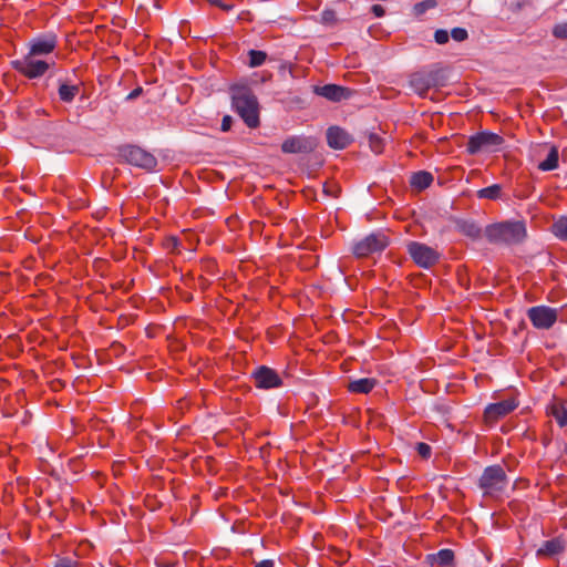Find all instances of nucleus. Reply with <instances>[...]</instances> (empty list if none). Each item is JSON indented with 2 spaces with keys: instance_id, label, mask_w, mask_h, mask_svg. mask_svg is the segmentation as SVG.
<instances>
[{
  "instance_id": "obj_1",
  "label": "nucleus",
  "mask_w": 567,
  "mask_h": 567,
  "mask_svg": "<svg viewBox=\"0 0 567 567\" xmlns=\"http://www.w3.org/2000/svg\"><path fill=\"white\" fill-rule=\"evenodd\" d=\"M527 235L526 226L520 220H504L485 227L484 236L493 245H517Z\"/></svg>"
},
{
  "instance_id": "obj_2",
  "label": "nucleus",
  "mask_w": 567,
  "mask_h": 567,
  "mask_svg": "<svg viewBox=\"0 0 567 567\" xmlns=\"http://www.w3.org/2000/svg\"><path fill=\"white\" fill-rule=\"evenodd\" d=\"M233 106L248 127L259 125L258 101L252 91L246 85L231 87Z\"/></svg>"
},
{
  "instance_id": "obj_3",
  "label": "nucleus",
  "mask_w": 567,
  "mask_h": 567,
  "mask_svg": "<svg viewBox=\"0 0 567 567\" xmlns=\"http://www.w3.org/2000/svg\"><path fill=\"white\" fill-rule=\"evenodd\" d=\"M447 81L443 69L422 70L410 75V87L421 97H425L432 87L444 86Z\"/></svg>"
},
{
  "instance_id": "obj_4",
  "label": "nucleus",
  "mask_w": 567,
  "mask_h": 567,
  "mask_svg": "<svg viewBox=\"0 0 567 567\" xmlns=\"http://www.w3.org/2000/svg\"><path fill=\"white\" fill-rule=\"evenodd\" d=\"M389 244V237L383 231H375L355 241L352 246V252L358 258H364L382 252Z\"/></svg>"
},
{
  "instance_id": "obj_5",
  "label": "nucleus",
  "mask_w": 567,
  "mask_h": 567,
  "mask_svg": "<svg viewBox=\"0 0 567 567\" xmlns=\"http://www.w3.org/2000/svg\"><path fill=\"white\" fill-rule=\"evenodd\" d=\"M504 138L493 132H478L468 138L466 151L471 155L481 152H497L503 145Z\"/></svg>"
},
{
  "instance_id": "obj_6",
  "label": "nucleus",
  "mask_w": 567,
  "mask_h": 567,
  "mask_svg": "<svg viewBox=\"0 0 567 567\" xmlns=\"http://www.w3.org/2000/svg\"><path fill=\"white\" fill-rule=\"evenodd\" d=\"M507 485V476L499 465L488 466L480 477V487L486 495H495L503 492Z\"/></svg>"
},
{
  "instance_id": "obj_7",
  "label": "nucleus",
  "mask_w": 567,
  "mask_h": 567,
  "mask_svg": "<svg viewBox=\"0 0 567 567\" xmlns=\"http://www.w3.org/2000/svg\"><path fill=\"white\" fill-rule=\"evenodd\" d=\"M12 68L28 79H38L44 75L50 64L42 58L34 56L30 53L21 59L11 62Z\"/></svg>"
},
{
  "instance_id": "obj_8",
  "label": "nucleus",
  "mask_w": 567,
  "mask_h": 567,
  "mask_svg": "<svg viewBox=\"0 0 567 567\" xmlns=\"http://www.w3.org/2000/svg\"><path fill=\"white\" fill-rule=\"evenodd\" d=\"M121 156L131 165H134L136 167L146 169V171H153L157 166V159L156 157L146 152L145 150L128 145L124 146L121 150Z\"/></svg>"
},
{
  "instance_id": "obj_9",
  "label": "nucleus",
  "mask_w": 567,
  "mask_h": 567,
  "mask_svg": "<svg viewBox=\"0 0 567 567\" xmlns=\"http://www.w3.org/2000/svg\"><path fill=\"white\" fill-rule=\"evenodd\" d=\"M408 252L412 260L422 268L434 266L440 258V254L434 248L419 241H410Z\"/></svg>"
},
{
  "instance_id": "obj_10",
  "label": "nucleus",
  "mask_w": 567,
  "mask_h": 567,
  "mask_svg": "<svg viewBox=\"0 0 567 567\" xmlns=\"http://www.w3.org/2000/svg\"><path fill=\"white\" fill-rule=\"evenodd\" d=\"M527 317L536 329H550L558 318L557 309L548 306H535L527 310Z\"/></svg>"
},
{
  "instance_id": "obj_11",
  "label": "nucleus",
  "mask_w": 567,
  "mask_h": 567,
  "mask_svg": "<svg viewBox=\"0 0 567 567\" xmlns=\"http://www.w3.org/2000/svg\"><path fill=\"white\" fill-rule=\"evenodd\" d=\"M317 140L309 136H290L281 144V151L286 154H308L316 150Z\"/></svg>"
},
{
  "instance_id": "obj_12",
  "label": "nucleus",
  "mask_w": 567,
  "mask_h": 567,
  "mask_svg": "<svg viewBox=\"0 0 567 567\" xmlns=\"http://www.w3.org/2000/svg\"><path fill=\"white\" fill-rule=\"evenodd\" d=\"M313 92L322 96L331 102H340L342 100H348L353 95V91L351 89L337 85V84H326L322 86H315Z\"/></svg>"
},
{
  "instance_id": "obj_13",
  "label": "nucleus",
  "mask_w": 567,
  "mask_h": 567,
  "mask_svg": "<svg viewBox=\"0 0 567 567\" xmlns=\"http://www.w3.org/2000/svg\"><path fill=\"white\" fill-rule=\"evenodd\" d=\"M517 408L514 399H506L497 403H492L486 406L484 417L487 423L496 422L498 419L507 415Z\"/></svg>"
},
{
  "instance_id": "obj_14",
  "label": "nucleus",
  "mask_w": 567,
  "mask_h": 567,
  "mask_svg": "<svg viewBox=\"0 0 567 567\" xmlns=\"http://www.w3.org/2000/svg\"><path fill=\"white\" fill-rule=\"evenodd\" d=\"M255 383L260 389L277 388L281 384V379L277 372L268 367H260L254 373Z\"/></svg>"
},
{
  "instance_id": "obj_15",
  "label": "nucleus",
  "mask_w": 567,
  "mask_h": 567,
  "mask_svg": "<svg viewBox=\"0 0 567 567\" xmlns=\"http://www.w3.org/2000/svg\"><path fill=\"white\" fill-rule=\"evenodd\" d=\"M327 142L331 148L343 150L352 142V137L346 130L331 126L327 130Z\"/></svg>"
},
{
  "instance_id": "obj_16",
  "label": "nucleus",
  "mask_w": 567,
  "mask_h": 567,
  "mask_svg": "<svg viewBox=\"0 0 567 567\" xmlns=\"http://www.w3.org/2000/svg\"><path fill=\"white\" fill-rule=\"evenodd\" d=\"M455 229L473 240H478L484 235L482 227L472 219H457L455 221Z\"/></svg>"
},
{
  "instance_id": "obj_17",
  "label": "nucleus",
  "mask_w": 567,
  "mask_h": 567,
  "mask_svg": "<svg viewBox=\"0 0 567 567\" xmlns=\"http://www.w3.org/2000/svg\"><path fill=\"white\" fill-rule=\"evenodd\" d=\"M55 48L54 38H38L31 41L30 50L28 53L41 58L51 53Z\"/></svg>"
},
{
  "instance_id": "obj_18",
  "label": "nucleus",
  "mask_w": 567,
  "mask_h": 567,
  "mask_svg": "<svg viewBox=\"0 0 567 567\" xmlns=\"http://www.w3.org/2000/svg\"><path fill=\"white\" fill-rule=\"evenodd\" d=\"M564 550V542L560 538L546 540L537 550V556L553 557Z\"/></svg>"
},
{
  "instance_id": "obj_19",
  "label": "nucleus",
  "mask_w": 567,
  "mask_h": 567,
  "mask_svg": "<svg viewBox=\"0 0 567 567\" xmlns=\"http://www.w3.org/2000/svg\"><path fill=\"white\" fill-rule=\"evenodd\" d=\"M377 384L375 379L363 378L348 383V390L352 393H369Z\"/></svg>"
},
{
  "instance_id": "obj_20",
  "label": "nucleus",
  "mask_w": 567,
  "mask_h": 567,
  "mask_svg": "<svg viewBox=\"0 0 567 567\" xmlns=\"http://www.w3.org/2000/svg\"><path fill=\"white\" fill-rule=\"evenodd\" d=\"M549 413L557 421L559 426H567V402L566 401H556L549 408Z\"/></svg>"
},
{
  "instance_id": "obj_21",
  "label": "nucleus",
  "mask_w": 567,
  "mask_h": 567,
  "mask_svg": "<svg viewBox=\"0 0 567 567\" xmlns=\"http://www.w3.org/2000/svg\"><path fill=\"white\" fill-rule=\"evenodd\" d=\"M427 559L432 565L451 566L454 560V553L452 549L444 548L436 554L429 555Z\"/></svg>"
},
{
  "instance_id": "obj_22",
  "label": "nucleus",
  "mask_w": 567,
  "mask_h": 567,
  "mask_svg": "<svg viewBox=\"0 0 567 567\" xmlns=\"http://www.w3.org/2000/svg\"><path fill=\"white\" fill-rule=\"evenodd\" d=\"M432 174L425 171L416 172L411 176V185L417 190H423L427 188L432 184Z\"/></svg>"
},
{
  "instance_id": "obj_23",
  "label": "nucleus",
  "mask_w": 567,
  "mask_h": 567,
  "mask_svg": "<svg viewBox=\"0 0 567 567\" xmlns=\"http://www.w3.org/2000/svg\"><path fill=\"white\" fill-rule=\"evenodd\" d=\"M558 150L557 147L553 146L550 147L546 159L539 163L538 168L544 172L553 171L558 167Z\"/></svg>"
},
{
  "instance_id": "obj_24",
  "label": "nucleus",
  "mask_w": 567,
  "mask_h": 567,
  "mask_svg": "<svg viewBox=\"0 0 567 567\" xmlns=\"http://www.w3.org/2000/svg\"><path fill=\"white\" fill-rule=\"evenodd\" d=\"M503 188L499 184H494L488 187L482 188L477 190L476 195L478 198L486 199H498L502 197Z\"/></svg>"
},
{
  "instance_id": "obj_25",
  "label": "nucleus",
  "mask_w": 567,
  "mask_h": 567,
  "mask_svg": "<svg viewBox=\"0 0 567 567\" xmlns=\"http://www.w3.org/2000/svg\"><path fill=\"white\" fill-rule=\"evenodd\" d=\"M553 233L559 239L567 241V217H561L553 224Z\"/></svg>"
},
{
  "instance_id": "obj_26",
  "label": "nucleus",
  "mask_w": 567,
  "mask_h": 567,
  "mask_svg": "<svg viewBox=\"0 0 567 567\" xmlns=\"http://www.w3.org/2000/svg\"><path fill=\"white\" fill-rule=\"evenodd\" d=\"M249 66H260L267 59V54L264 51L250 50L249 53Z\"/></svg>"
},
{
  "instance_id": "obj_27",
  "label": "nucleus",
  "mask_w": 567,
  "mask_h": 567,
  "mask_svg": "<svg viewBox=\"0 0 567 567\" xmlns=\"http://www.w3.org/2000/svg\"><path fill=\"white\" fill-rule=\"evenodd\" d=\"M436 1L435 0H424L422 2H419L414 6L413 10L416 16L423 14L426 10L435 8Z\"/></svg>"
},
{
  "instance_id": "obj_28",
  "label": "nucleus",
  "mask_w": 567,
  "mask_h": 567,
  "mask_svg": "<svg viewBox=\"0 0 567 567\" xmlns=\"http://www.w3.org/2000/svg\"><path fill=\"white\" fill-rule=\"evenodd\" d=\"M369 146L372 152H374L375 154H380L383 150V141L378 135L371 134L369 136Z\"/></svg>"
},
{
  "instance_id": "obj_29",
  "label": "nucleus",
  "mask_w": 567,
  "mask_h": 567,
  "mask_svg": "<svg viewBox=\"0 0 567 567\" xmlns=\"http://www.w3.org/2000/svg\"><path fill=\"white\" fill-rule=\"evenodd\" d=\"M337 21L336 12L333 10L327 9L321 13V22L323 24H333Z\"/></svg>"
},
{
  "instance_id": "obj_30",
  "label": "nucleus",
  "mask_w": 567,
  "mask_h": 567,
  "mask_svg": "<svg viewBox=\"0 0 567 567\" xmlns=\"http://www.w3.org/2000/svg\"><path fill=\"white\" fill-rule=\"evenodd\" d=\"M451 37H452L453 40H455L457 42H462V41L467 39L468 33L463 28H454L451 31Z\"/></svg>"
},
{
  "instance_id": "obj_31",
  "label": "nucleus",
  "mask_w": 567,
  "mask_h": 567,
  "mask_svg": "<svg viewBox=\"0 0 567 567\" xmlns=\"http://www.w3.org/2000/svg\"><path fill=\"white\" fill-rule=\"evenodd\" d=\"M60 99L64 102H71V85L62 83L59 89Z\"/></svg>"
},
{
  "instance_id": "obj_32",
  "label": "nucleus",
  "mask_w": 567,
  "mask_h": 567,
  "mask_svg": "<svg viewBox=\"0 0 567 567\" xmlns=\"http://www.w3.org/2000/svg\"><path fill=\"white\" fill-rule=\"evenodd\" d=\"M553 34L558 39H567V22L556 24Z\"/></svg>"
},
{
  "instance_id": "obj_33",
  "label": "nucleus",
  "mask_w": 567,
  "mask_h": 567,
  "mask_svg": "<svg viewBox=\"0 0 567 567\" xmlns=\"http://www.w3.org/2000/svg\"><path fill=\"white\" fill-rule=\"evenodd\" d=\"M435 42L439 44H444L449 41V33L446 30L440 29L434 33Z\"/></svg>"
},
{
  "instance_id": "obj_34",
  "label": "nucleus",
  "mask_w": 567,
  "mask_h": 567,
  "mask_svg": "<svg viewBox=\"0 0 567 567\" xmlns=\"http://www.w3.org/2000/svg\"><path fill=\"white\" fill-rule=\"evenodd\" d=\"M91 548V544L87 540H81L79 544V549L73 550V554L76 556H84Z\"/></svg>"
},
{
  "instance_id": "obj_35",
  "label": "nucleus",
  "mask_w": 567,
  "mask_h": 567,
  "mask_svg": "<svg viewBox=\"0 0 567 567\" xmlns=\"http://www.w3.org/2000/svg\"><path fill=\"white\" fill-rule=\"evenodd\" d=\"M416 451L423 458H427L431 455V447L426 443H417Z\"/></svg>"
},
{
  "instance_id": "obj_36",
  "label": "nucleus",
  "mask_w": 567,
  "mask_h": 567,
  "mask_svg": "<svg viewBox=\"0 0 567 567\" xmlns=\"http://www.w3.org/2000/svg\"><path fill=\"white\" fill-rule=\"evenodd\" d=\"M233 118L229 115L224 116L221 121V131L227 132L230 130Z\"/></svg>"
},
{
  "instance_id": "obj_37",
  "label": "nucleus",
  "mask_w": 567,
  "mask_h": 567,
  "mask_svg": "<svg viewBox=\"0 0 567 567\" xmlns=\"http://www.w3.org/2000/svg\"><path fill=\"white\" fill-rule=\"evenodd\" d=\"M209 3L214 4V6H217L219 7L220 9L225 10V11H229L233 9V6L230 4H225L223 3L220 0H207Z\"/></svg>"
},
{
  "instance_id": "obj_38",
  "label": "nucleus",
  "mask_w": 567,
  "mask_h": 567,
  "mask_svg": "<svg viewBox=\"0 0 567 567\" xmlns=\"http://www.w3.org/2000/svg\"><path fill=\"white\" fill-rule=\"evenodd\" d=\"M371 10L374 13V16L378 17V18L383 17L384 13H385L384 8L382 6H380V4L372 6Z\"/></svg>"
},
{
  "instance_id": "obj_39",
  "label": "nucleus",
  "mask_w": 567,
  "mask_h": 567,
  "mask_svg": "<svg viewBox=\"0 0 567 567\" xmlns=\"http://www.w3.org/2000/svg\"><path fill=\"white\" fill-rule=\"evenodd\" d=\"M255 567H275V561L271 559H265L256 564Z\"/></svg>"
},
{
  "instance_id": "obj_40",
  "label": "nucleus",
  "mask_w": 567,
  "mask_h": 567,
  "mask_svg": "<svg viewBox=\"0 0 567 567\" xmlns=\"http://www.w3.org/2000/svg\"><path fill=\"white\" fill-rule=\"evenodd\" d=\"M55 567H71V560L69 558H61L56 561Z\"/></svg>"
},
{
  "instance_id": "obj_41",
  "label": "nucleus",
  "mask_w": 567,
  "mask_h": 567,
  "mask_svg": "<svg viewBox=\"0 0 567 567\" xmlns=\"http://www.w3.org/2000/svg\"><path fill=\"white\" fill-rule=\"evenodd\" d=\"M142 93V87L134 89L128 95L127 100H134Z\"/></svg>"
},
{
  "instance_id": "obj_42",
  "label": "nucleus",
  "mask_w": 567,
  "mask_h": 567,
  "mask_svg": "<svg viewBox=\"0 0 567 567\" xmlns=\"http://www.w3.org/2000/svg\"><path fill=\"white\" fill-rule=\"evenodd\" d=\"M86 205V200L83 198H79L78 203L73 202V209L75 208H82Z\"/></svg>"
},
{
  "instance_id": "obj_43",
  "label": "nucleus",
  "mask_w": 567,
  "mask_h": 567,
  "mask_svg": "<svg viewBox=\"0 0 567 567\" xmlns=\"http://www.w3.org/2000/svg\"><path fill=\"white\" fill-rule=\"evenodd\" d=\"M76 379H78V382H76V384L73 383V388H76V391H82L84 381L82 379H80V377H76Z\"/></svg>"
},
{
  "instance_id": "obj_44",
  "label": "nucleus",
  "mask_w": 567,
  "mask_h": 567,
  "mask_svg": "<svg viewBox=\"0 0 567 567\" xmlns=\"http://www.w3.org/2000/svg\"><path fill=\"white\" fill-rule=\"evenodd\" d=\"M72 508H73V514H74L78 509L84 511V506H83L82 504H78L74 499H73Z\"/></svg>"
},
{
  "instance_id": "obj_45",
  "label": "nucleus",
  "mask_w": 567,
  "mask_h": 567,
  "mask_svg": "<svg viewBox=\"0 0 567 567\" xmlns=\"http://www.w3.org/2000/svg\"><path fill=\"white\" fill-rule=\"evenodd\" d=\"M61 385H62V382H61V381H59V380H56V381H54V382L52 383V388H53V390H58V386H61Z\"/></svg>"
},
{
  "instance_id": "obj_46",
  "label": "nucleus",
  "mask_w": 567,
  "mask_h": 567,
  "mask_svg": "<svg viewBox=\"0 0 567 567\" xmlns=\"http://www.w3.org/2000/svg\"><path fill=\"white\" fill-rule=\"evenodd\" d=\"M72 90H73V97H74L76 94H79V93H80V89H79V86H78V85H75V84H73Z\"/></svg>"
},
{
  "instance_id": "obj_47",
  "label": "nucleus",
  "mask_w": 567,
  "mask_h": 567,
  "mask_svg": "<svg viewBox=\"0 0 567 567\" xmlns=\"http://www.w3.org/2000/svg\"><path fill=\"white\" fill-rule=\"evenodd\" d=\"M72 360H73V363H75L78 367L83 365V363H84V359H81L80 363L75 362V357L74 355L72 357Z\"/></svg>"
},
{
  "instance_id": "obj_48",
  "label": "nucleus",
  "mask_w": 567,
  "mask_h": 567,
  "mask_svg": "<svg viewBox=\"0 0 567 567\" xmlns=\"http://www.w3.org/2000/svg\"><path fill=\"white\" fill-rule=\"evenodd\" d=\"M72 426H73V435H74L78 433V424H75V422L73 421Z\"/></svg>"
},
{
  "instance_id": "obj_49",
  "label": "nucleus",
  "mask_w": 567,
  "mask_h": 567,
  "mask_svg": "<svg viewBox=\"0 0 567 567\" xmlns=\"http://www.w3.org/2000/svg\"><path fill=\"white\" fill-rule=\"evenodd\" d=\"M323 190H324V193H326V194H328V195H330V194H331L330 188H329L327 185H324Z\"/></svg>"
},
{
  "instance_id": "obj_50",
  "label": "nucleus",
  "mask_w": 567,
  "mask_h": 567,
  "mask_svg": "<svg viewBox=\"0 0 567 567\" xmlns=\"http://www.w3.org/2000/svg\"><path fill=\"white\" fill-rule=\"evenodd\" d=\"M72 468H73V476H74L76 474V468H78V465L74 462H73Z\"/></svg>"
},
{
  "instance_id": "obj_51",
  "label": "nucleus",
  "mask_w": 567,
  "mask_h": 567,
  "mask_svg": "<svg viewBox=\"0 0 567 567\" xmlns=\"http://www.w3.org/2000/svg\"><path fill=\"white\" fill-rule=\"evenodd\" d=\"M162 567H176L175 565H165V566H162Z\"/></svg>"
},
{
  "instance_id": "obj_52",
  "label": "nucleus",
  "mask_w": 567,
  "mask_h": 567,
  "mask_svg": "<svg viewBox=\"0 0 567 567\" xmlns=\"http://www.w3.org/2000/svg\"><path fill=\"white\" fill-rule=\"evenodd\" d=\"M83 456V454H76L75 457H81ZM73 457H74V454H73Z\"/></svg>"
}]
</instances>
